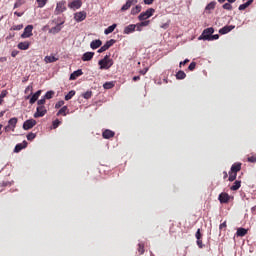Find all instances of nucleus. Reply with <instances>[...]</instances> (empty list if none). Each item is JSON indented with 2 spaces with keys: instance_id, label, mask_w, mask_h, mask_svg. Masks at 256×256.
Returning <instances> with one entry per match:
<instances>
[{
  "instance_id": "1",
  "label": "nucleus",
  "mask_w": 256,
  "mask_h": 256,
  "mask_svg": "<svg viewBox=\"0 0 256 256\" xmlns=\"http://www.w3.org/2000/svg\"><path fill=\"white\" fill-rule=\"evenodd\" d=\"M98 65L100 69H111V67H113V59H111L109 55H106L98 62Z\"/></svg>"
},
{
  "instance_id": "2",
  "label": "nucleus",
  "mask_w": 256,
  "mask_h": 256,
  "mask_svg": "<svg viewBox=\"0 0 256 256\" xmlns=\"http://www.w3.org/2000/svg\"><path fill=\"white\" fill-rule=\"evenodd\" d=\"M65 11H67V2L65 0H61L56 4L54 14L61 15V13H65Z\"/></svg>"
},
{
  "instance_id": "3",
  "label": "nucleus",
  "mask_w": 256,
  "mask_h": 256,
  "mask_svg": "<svg viewBox=\"0 0 256 256\" xmlns=\"http://www.w3.org/2000/svg\"><path fill=\"white\" fill-rule=\"evenodd\" d=\"M213 33H215V29L213 27L206 28V29H204V31L202 32V34L199 36L198 39H199V41H201V40L209 41V39Z\"/></svg>"
},
{
  "instance_id": "4",
  "label": "nucleus",
  "mask_w": 256,
  "mask_h": 256,
  "mask_svg": "<svg viewBox=\"0 0 256 256\" xmlns=\"http://www.w3.org/2000/svg\"><path fill=\"white\" fill-rule=\"evenodd\" d=\"M155 13V9L149 8L145 12L140 13L138 16L139 21H147L150 17H153V14Z\"/></svg>"
},
{
  "instance_id": "5",
  "label": "nucleus",
  "mask_w": 256,
  "mask_h": 256,
  "mask_svg": "<svg viewBox=\"0 0 256 256\" xmlns=\"http://www.w3.org/2000/svg\"><path fill=\"white\" fill-rule=\"evenodd\" d=\"M47 115V108L45 106H38L36 108V112L34 113L35 119H39V117H45Z\"/></svg>"
},
{
  "instance_id": "6",
  "label": "nucleus",
  "mask_w": 256,
  "mask_h": 256,
  "mask_svg": "<svg viewBox=\"0 0 256 256\" xmlns=\"http://www.w3.org/2000/svg\"><path fill=\"white\" fill-rule=\"evenodd\" d=\"M28 37H33V25L26 26L24 32L21 34L22 39H28Z\"/></svg>"
},
{
  "instance_id": "7",
  "label": "nucleus",
  "mask_w": 256,
  "mask_h": 256,
  "mask_svg": "<svg viewBox=\"0 0 256 256\" xmlns=\"http://www.w3.org/2000/svg\"><path fill=\"white\" fill-rule=\"evenodd\" d=\"M37 125V120L35 119H29L26 120L23 124V130L24 131H29V129H33Z\"/></svg>"
},
{
  "instance_id": "8",
  "label": "nucleus",
  "mask_w": 256,
  "mask_h": 256,
  "mask_svg": "<svg viewBox=\"0 0 256 256\" xmlns=\"http://www.w3.org/2000/svg\"><path fill=\"white\" fill-rule=\"evenodd\" d=\"M115 43V39L108 40L103 46H101V48L98 50V53H104V51H107L110 47H113Z\"/></svg>"
},
{
  "instance_id": "9",
  "label": "nucleus",
  "mask_w": 256,
  "mask_h": 256,
  "mask_svg": "<svg viewBox=\"0 0 256 256\" xmlns=\"http://www.w3.org/2000/svg\"><path fill=\"white\" fill-rule=\"evenodd\" d=\"M74 19L77 23H81V21H85L87 19V12L81 11L74 14Z\"/></svg>"
},
{
  "instance_id": "10",
  "label": "nucleus",
  "mask_w": 256,
  "mask_h": 256,
  "mask_svg": "<svg viewBox=\"0 0 256 256\" xmlns=\"http://www.w3.org/2000/svg\"><path fill=\"white\" fill-rule=\"evenodd\" d=\"M230 199L231 196H229L226 192H222L218 196V200L220 201V203H229Z\"/></svg>"
},
{
  "instance_id": "11",
  "label": "nucleus",
  "mask_w": 256,
  "mask_h": 256,
  "mask_svg": "<svg viewBox=\"0 0 256 256\" xmlns=\"http://www.w3.org/2000/svg\"><path fill=\"white\" fill-rule=\"evenodd\" d=\"M81 5H83V2L81 0H74L68 4V7L70 9H81Z\"/></svg>"
},
{
  "instance_id": "12",
  "label": "nucleus",
  "mask_w": 256,
  "mask_h": 256,
  "mask_svg": "<svg viewBox=\"0 0 256 256\" xmlns=\"http://www.w3.org/2000/svg\"><path fill=\"white\" fill-rule=\"evenodd\" d=\"M235 29V26L229 25V26H224L219 30L220 35H227V33H231Z\"/></svg>"
},
{
  "instance_id": "13",
  "label": "nucleus",
  "mask_w": 256,
  "mask_h": 256,
  "mask_svg": "<svg viewBox=\"0 0 256 256\" xmlns=\"http://www.w3.org/2000/svg\"><path fill=\"white\" fill-rule=\"evenodd\" d=\"M17 47L18 49H20V51H27V49L31 47V42L29 41L20 42L18 43Z\"/></svg>"
},
{
  "instance_id": "14",
  "label": "nucleus",
  "mask_w": 256,
  "mask_h": 256,
  "mask_svg": "<svg viewBox=\"0 0 256 256\" xmlns=\"http://www.w3.org/2000/svg\"><path fill=\"white\" fill-rule=\"evenodd\" d=\"M137 3V0H127V2L122 6L121 11H128V9H131L132 5H135Z\"/></svg>"
},
{
  "instance_id": "15",
  "label": "nucleus",
  "mask_w": 256,
  "mask_h": 256,
  "mask_svg": "<svg viewBox=\"0 0 256 256\" xmlns=\"http://www.w3.org/2000/svg\"><path fill=\"white\" fill-rule=\"evenodd\" d=\"M135 24H130L124 28V35H131V33H135Z\"/></svg>"
},
{
  "instance_id": "16",
  "label": "nucleus",
  "mask_w": 256,
  "mask_h": 256,
  "mask_svg": "<svg viewBox=\"0 0 256 256\" xmlns=\"http://www.w3.org/2000/svg\"><path fill=\"white\" fill-rule=\"evenodd\" d=\"M41 90H38L35 94L32 95V97L29 100L30 105H34L37 100L39 99V97H41Z\"/></svg>"
},
{
  "instance_id": "17",
  "label": "nucleus",
  "mask_w": 256,
  "mask_h": 256,
  "mask_svg": "<svg viewBox=\"0 0 256 256\" xmlns=\"http://www.w3.org/2000/svg\"><path fill=\"white\" fill-rule=\"evenodd\" d=\"M102 137L104 139H111L113 137H115V132H113L112 130L106 129L103 133H102Z\"/></svg>"
},
{
  "instance_id": "18",
  "label": "nucleus",
  "mask_w": 256,
  "mask_h": 256,
  "mask_svg": "<svg viewBox=\"0 0 256 256\" xmlns=\"http://www.w3.org/2000/svg\"><path fill=\"white\" fill-rule=\"evenodd\" d=\"M27 147V141H23V143H19L14 148V153H19L20 151H23Z\"/></svg>"
},
{
  "instance_id": "19",
  "label": "nucleus",
  "mask_w": 256,
  "mask_h": 256,
  "mask_svg": "<svg viewBox=\"0 0 256 256\" xmlns=\"http://www.w3.org/2000/svg\"><path fill=\"white\" fill-rule=\"evenodd\" d=\"M95 57V52H86L82 56V61H91Z\"/></svg>"
},
{
  "instance_id": "20",
  "label": "nucleus",
  "mask_w": 256,
  "mask_h": 256,
  "mask_svg": "<svg viewBox=\"0 0 256 256\" xmlns=\"http://www.w3.org/2000/svg\"><path fill=\"white\" fill-rule=\"evenodd\" d=\"M81 75H83V70L79 69V70L74 71L70 75V81H75V79H77V77H81Z\"/></svg>"
},
{
  "instance_id": "21",
  "label": "nucleus",
  "mask_w": 256,
  "mask_h": 256,
  "mask_svg": "<svg viewBox=\"0 0 256 256\" xmlns=\"http://www.w3.org/2000/svg\"><path fill=\"white\" fill-rule=\"evenodd\" d=\"M101 45H103V42L100 39L94 40L90 43L91 49H99V47H101Z\"/></svg>"
},
{
  "instance_id": "22",
  "label": "nucleus",
  "mask_w": 256,
  "mask_h": 256,
  "mask_svg": "<svg viewBox=\"0 0 256 256\" xmlns=\"http://www.w3.org/2000/svg\"><path fill=\"white\" fill-rule=\"evenodd\" d=\"M67 113H69V108L67 106H63L58 112H57V117L59 115H63V117L67 116Z\"/></svg>"
},
{
  "instance_id": "23",
  "label": "nucleus",
  "mask_w": 256,
  "mask_h": 256,
  "mask_svg": "<svg viewBox=\"0 0 256 256\" xmlns=\"http://www.w3.org/2000/svg\"><path fill=\"white\" fill-rule=\"evenodd\" d=\"M17 117H14V118H11L9 121H8V125L12 128V131H15V127H17Z\"/></svg>"
},
{
  "instance_id": "24",
  "label": "nucleus",
  "mask_w": 256,
  "mask_h": 256,
  "mask_svg": "<svg viewBox=\"0 0 256 256\" xmlns=\"http://www.w3.org/2000/svg\"><path fill=\"white\" fill-rule=\"evenodd\" d=\"M240 188H241V180H236L230 189L231 191H239Z\"/></svg>"
},
{
  "instance_id": "25",
  "label": "nucleus",
  "mask_w": 256,
  "mask_h": 256,
  "mask_svg": "<svg viewBox=\"0 0 256 256\" xmlns=\"http://www.w3.org/2000/svg\"><path fill=\"white\" fill-rule=\"evenodd\" d=\"M230 171H232L234 173H239V171H241V163H234L231 166V170Z\"/></svg>"
},
{
  "instance_id": "26",
  "label": "nucleus",
  "mask_w": 256,
  "mask_h": 256,
  "mask_svg": "<svg viewBox=\"0 0 256 256\" xmlns=\"http://www.w3.org/2000/svg\"><path fill=\"white\" fill-rule=\"evenodd\" d=\"M45 63H55L56 61H59V58L55 56H46L44 58Z\"/></svg>"
},
{
  "instance_id": "27",
  "label": "nucleus",
  "mask_w": 256,
  "mask_h": 256,
  "mask_svg": "<svg viewBox=\"0 0 256 256\" xmlns=\"http://www.w3.org/2000/svg\"><path fill=\"white\" fill-rule=\"evenodd\" d=\"M252 4H253V0H248L246 3L241 4L238 9L239 11H245V9H247V7H249Z\"/></svg>"
},
{
  "instance_id": "28",
  "label": "nucleus",
  "mask_w": 256,
  "mask_h": 256,
  "mask_svg": "<svg viewBox=\"0 0 256 256\" xmlns=\"http://www.w3.org/2000/svg\"><path fill=\"white\" fill-rule=\"evenodd\" d=\"M115 29H117V24H113L111 26H109L108 28H106L104 30L105 35H109L110 33H113L115 31Z\"/></svg>"
},
{
  "instance_id": "29",
  "label": "nucleus",
  "mask_w": 256,
  "mask_h": 256,
  "mask_svg": "<svg viewBox=\"0 0 256 256\" xmlns=\"http://www.w3.org/2000/svg\"><path fill=\"white\" fill-rule=\"evenodd\" d=\"M237 237H245L247 235V229L245 228H238L236 232Z\"/></svg>"
},
{
  "instance_id": "30",
  "label": "nucleus",
  "mask_w": 256,
  "mask_h": 256,
  "mask_svg": "<svg viewBox=\"0 0 256 256\" xmlns=\"http://www.w3.org/2000/svg\"><path fill=\"white\" fill-rule=\"evenodd\" d=\"M185 77H187V74H185L183 70H180L176 73V79L178 80H183Z\"/></svg>"
},
{
  "instance_id": "31",
  "label": "nucleus",
  "mask_w": 256,
  "mask_h": 256,
  "mask_svg": "<svg viewBox=\"0 0 256 256\" xmlns=\"http://www.w3.org/2000/svg\"><path fill=\"white\" fill-rule=\"evenodd\" d=\"M49 0H36L39 9H43L47 5Z\"/></svg>"
},
{
  "instance_id": "32",
  "label": "nucleus",
  "mask_w": 256,
  "mask_h": 256,
  "mask_svg": "<svg viewBox=\"0 0 256 256\" xmlns=\"http://www.w3.org/2000/svg\"><path fill=\"white\" fill-rule=\"evenodd\" d=\"M61 25H63V23L57 24L56 26L51 28V33H59L62 29Z\"/></svg>"
},
{
  "instance_id": "33",
  "label": "nucleus",
  "mask_w": 256,
  "mask_h": 256,
  "mask_svg": "<svg viewBox=\"0 0 256 256\" xmlns=\"http://www.w3.org/2000/svg\"><path fill=\"white\" fill-rule=\"evenodd\" d=\"M217 5V2L212 1L206 6V11H213L215 9V6Z\"/></svg>"
},
{
  "instance_id": "34",
  "label": "nucleus",
  "mask_w": 256,
  "mask_h": 256,
  "mask_svg": "<svg viewBox=\"0 0 256 256\" xmlns=\"http://www.w3.org/2000/svg\"><path fill=\"white\" fill-rule=\"evenodd\" d=\"M235 179H237V172H233L230 170L228 181L232 182V181H235Z\"/></svg>"
},
{
  "instance_id": "35",
  "label": "nucleus",
  "mask_w": 256,
  "mask_h": 256,
  "mask_svg": "<svg viewBox=\"0 0 256 256\" xmlns=\"http://www.w3.org/2000/svg\"><path fill=\"white\" fill-rule=\"evenodd\" d=\"M138 13H141V6H135L131 9V15H137Z\"/></svg>"
},
{
  "instance_id": "36",
  "label": "nucleus",
  "mask_w": 256,
  "mask_h": 256,
  "mask_svg": "<svg viewBox=\"0 0 256 256\" xmlns=\"http://www.w3.org/2000/svg\"><path fill=\"white\" fill-rule=\"evenodd\" d=\"M114 87H115L114 82H106V83L103 84L104 89H113Z\"/></svg>"
},
{
  "instance_id": "37",
  "label": "nucleus",
  "mask_w": 256,
  "mask_h": 256,
  "mask_svg": "<svg viewBox=\"0 0 256 256\" xmlns=\"http://www.w3.org/2000/svg\"><path fill=\"white\" fill-rule=\"evenodd\" d=\"M55 95V91L50 90L48 92H46V94L44 95L45 99H53V96Z\"/></svg>"
},
{
  "instance_id": "38",
  "label": "nucleus",
  "mask_w": 256,
  "mask_h": 256,
  "mask_svg": "<svg viewBox=\"0 0 256 256\" xmlns=\"http://www.w3.org/2000/svg\"><path fill=\"white\" fill-rule=\"evenodd\" d=\"M75 97V90L70 91L66 96H65V101H70V99H73Z\"/></svg>"
},
{
  "instance_id": "39",
  "label": "nucleus",
  "mask_w": 256,
  "mask_h": 256,
  "mask_svg": "<svg viewBox=\"0 0 256 256\" xmlns=\"http://www.w3.org/2000/svg\"><path fill=\"white\" fill-rule=\"evenodd\" d=\"M138 253H140V255H143V253H145V244L143 243L138 244Z\"/></svg>"
},
{
  "instance_id": "40",
  "label": "nucleus",
  "mask_w": 256,
  "mask_h": 256,
  "mask_svg": "<svg viewBox=\"0 0 256 256\" xmlns=\"http://www.w3.org/2000/svg\"><path fill=\"white\" fill-rule=\"evenodd\" d=\"M21 5H25V0L16 1L14 4V9H19V7H21Z\"/></svg>"
},
{
  "instance_id": "41",
  "label": "nucleus",
  "mask_w": 256,
  "mask_h": 256,
  "mask_svg": "<svg viewBox=\"0 0 256 256\" xmlns=\"http://www.w3.org/2000/svg\"><path fill=\"white\" fill-rule=\"evenodd\" d=\"M23 29V24L14 25L11 27V31H21Z\"/></svg>"
},
{
  "instance_id": "42",
  "label": "nucleus",
  "mask_w": 256,
  "mask_h": 256,
  "mask_svg": "<svg viewBox=\"0 0 256 256\" xmlns=\"http://www.w3.org/2000/svg\"><path fill=\"white\" fill-rule=\"evenodd\" d=\"M82 97H84V99H91V97H93V92L87 91L82 95Z\"/></svg>"
},
{
  "instance_id": "43",
  "label": "nucleus",
  "mask_w": 256,
  "mask_h": 256,
  "mask_svg": "<svg viewBox=\"0 0 256 256\" xmlns=\"http://www.w3.org/2000/svg\"><path fill=\"white\" fill-rule=\"evenodd\" d=\"M60 125H61V121H59V119H56L52 122L53 129H57V127H59Z\"/></svg>"
},
{
  "instance_id": "44",
  "label": "nucleus",
  "mask_w": 256,
  "mask_h": 256,
  "mask_svg": "<svg viewBox=\"0 0 256 256\" xmlns=\"http://www.w3.org/2000/svg\"><path fill=\"white\" fill-rule=\"evenodd\" d=\"M223 9H225L226 11H231L233 9V6L231 5V3H225L223 6Z\"/></svg>"
},
{
  "instance_id": "45",
  "label": "nucleus",
  "mask_w": 256,
  "mask_h": 256,
  "mask_svg": "<svg viewBox=\"0 0 256 256\" xmlns=\"http://www.w3.org/2000/svg\"><path fill=\"white\" fill-rule=\"evenodd\" d=\"M63 105H65V101L60 100L55 104V109H61V107H63Z\"/></svg>"
},
{
  "instance_id": "46",
  "label": "nucleus",
  "mask_w": 256,
  "mask_h": 256,
  "mask_svg": "<svg viewBox=\"0 0 256 256\" xmlns=\"http://www.w3.org/2000/svg\"><path fill=\"white\" fill-rule=\"evenodd\" d=\"M35 137H37V134L32 133V132L28 133V135H27L28 141H33V139H35Z\"/></svg>"
},
{
  "instance_id": "47",
  "label": "nucleus",
  "mask_w": 256,
  "mask_h": 256,
  "mask_svg": "<svg viewBox=\"0 0 256 256\" xmlns=\"http://www.w3.org/2000/svg\"><path fill=\"white\" fill-rule=\"evenodd\" d=\"M197 67L196 62H191L190 65L188 66L189 71H195V68Z\"/></svg>"
},
{
  "instance_id": "48",
  "label": "nucleus",
  "mask_w": 256,
  "mask_h": 256,
  "mask_svg": "<svg viewBox=\"0 0 256 256\" xmlns=\"http://www.w3.org/2000/svg\"><path fill=\"white\" fill-rule=\"evenodd\" d=\"M135 31H143V26L141 25V22L134 24Z\"/></svg>"
},
{
  "instance_id": "49",
  "label": "nucleus",
  "mask_w": 256,
  "mask_h": 256,
  "mask_svg": "<svg viewBox=\"0 0 256 256\" xmlns=\"http://www.w3.org/2000/svg\"><path fill=\"white\" fill-rule=\"evenodd\" d=\"M151 23V20H142V22H140L142 27H149Z\"/></svg>"
},
{
  "instance_id": "50",
  "label": "nucleus",
  "mask_w": 256,
  "mask_h": 256,
  "mask_svg": "<svg viewBox=\"0 0 256 256\" xmlns=\"http://www.w3.org/2000/svg\"><path fill=\"white\" fill-rule=\"evenodd\" d=\"M248 163H256V155H252L247 158Z\"/></svg>"
},
{
  "instance_id": "51",
  "label": "nucleus",
  "mask_w": 256,
  "mask_h": 256,
  "mask_svg": "<svg viewBox=\"0 0 256 256\" xmlns=\"http://www.w3.org/2000/svg\"><path fill=\"white\" fill-rule=\"evenodd\" d=\"M45 103H46L45 97L37 101V105H39V107L44 106Z\"/></svg>"
},
{
  "instance_id": "52",
  "label": "nucleus",
  "mask_w": 256,
  "mask_h": 256,
  "mask_svg": "<svg viewBox=\"0 0 256 256\" xmlns=\"http://www.w3.org/2000/svg\"><path fill=\"white\" fill-rule=\"evenodd\" d=\"M29 91L31 92L30 95H33V85H29V86L25 89L24 93H29Z\"/></svg>"
},
{
  "instance_id": "53",
  "label": "nucleus",
  "mask_w": 256,
  "mask_h": 256,
  "mask_svg": "<svg viewBox=\"0 0 256 256\" xmlns=\"http://www.w3.org/2000/svg\"><path fill=\"white\" fill-rule=\"evenodd\" d=\"M217 39H219V34H215V35L212 34V36L208 39V41H217Z\"/></svg>"
},
{
  "instance_id": "54",
  "label": "nucleus",
  "mask_w": 256,
  "mask_h": 256,
  "mask_svg": "<svg viewBox=\"0 0 256 256\" xmlns=\"http://www.w3.org/2000/svg\"><path fill=\"white\" fill-rule=\"evenodd\" d=\"M195 237H196L197 240H198V239H201V238L203 237V235L201 234V229H198V230H197V232H196V234H195Z\"/></svg>"
},
{
  "instance_id": "55",
  "label": "nucleus",
  "mask_w": 256,
  "mask_h": 256,
  "mask_svg": "<svg viewBox=\"0 0 256 256\" xmlns=\"http://www.w3.org/2000/svg\"><path fill=\"white\" fill-rule=\"evenodd\" d=\"M196 243H197L199 249H203V240H201V238L198 239V240L196 241Z\"/></svg>"
},
{
  "instance_id": "56",
  "label": "nucleus",
  "mask_w": 256,
  "mask_h": 256,
  "mask_svg": "<svg viewBox=\"0 0 256 256\" xmlns=\"http://www.w3.org/2000/svg\"><path fill=\"white\" fill-rule=\"evenodd\" d=\"M219 229L220 230L227 229V221H224L222 224H220Z\"/></svg>"
},
{
  "instance_id": "57",
  "label": "nucleus",
  "mask_w": 256,
  "mask_h": 256,
  "mask_svg": "<svg viewBox=\"0 0 256 256\" xmlns=\"http://www.w3.org/2000/svg\"><path fill=\"white\" fill-rule=\"evenodd\" d=\"M5 97H7V90H3L0 94V99H5Z\"/></svg>"
},
{
  "instance_id": "58",
  "label": "nucleus",
  "mask_w": 256,
  "mask_h": 256,
  "mask_svg": "<svg viewBox=\"0 0 256 256\" xmlns=\"http://www.w3.org/2000/svg\"><path fill=\"white\" fill-rule=\"evenodd\" d=\"M145 5H153L155 3V0H143Z\"/></svg>"
},
{
  "instance_id": "59",
  "label": "nucleus",
  "mask_w": 256,
  "mask_h": 256,
  "mask_svg": "<svg viewBox=\"0 0 256 256\" xmlns=\"http://www.w3.org/2000/svg\"><path fill=\"white\" fill-rule=\"evenodd\" d=\"M189 63V59H185L184 61L180 62L179 67H183V65H187Z\"/></svg>"
},
{
  "instance_id": "60",
  "label": "nucleus",
  "mask_w": 256,
  "mask_h": 256,
  "mask_svg": "<svg viewBox=\"0 0 256 256\" xmlns=\"http://www.w3.org/2000/svg\"><path fill=\"white\" fill-rule=\"evenodd\" d=\"M19 55V51H17V50H13L12 52H11V57H16V56H18Z\"/></svg>"
},
{
  "instance_id": "61",
  "label": "nucleus",
  "mask_w": 256,
  "mask_h": 256,
  "mask_svg": "<svg viewBox=\"0 0 256 256\" xmlns=\"http://www.w3.org/2000/svg\"><path fill=\"white\" fill-rule=\"evenodd\" d=\"M147 71H149V68H145L143 70L140 71L141 75H146Z\"/></svg>"
},
{
  "instance_id": "62",
  "label": "nucleus",
  "mask_w": 256,
  "mask_h": 256,
  "mask_svg": "<svg viewBox=\"0 0 256 256\" xmlns=\"http://www.w3.org/2000/svg\"><path fill=\"white\" fill-rule=\"evenodd\" d=\"M4 129L6 132L13 130V128L9 124Z\"/></svg>"
},
{
  "instance_id": "63",
  "label": "nucleus",
  "mask_w": 256,
  "mask_h": 256,
  "mask_svg": "<svg viewBox=\"0 0 256 256\" xmlns=\"http://www.w3.org/2000/svg\"><path fill=\"white\" fill-rule=\"evenodd\" d=\"M14 15H16L17 17H23V12H14Z\"/></svg>"
},
{
  "instance_id": "64",
  "label": "nucleus",
  "mask_w": 256,
  "mask_h": 256,
  "mask_svg": "<svg viewBox=\"0 0 256 256\" xmlns=\"http://www.w3.org/2000/svg\"><path fill=\"white\" fill-rule=\"evenodd\" d=\"M251 211H252V213H253L254 215H256V206H253V207L251 208Z\"/></svg>"
}]
</instances>
